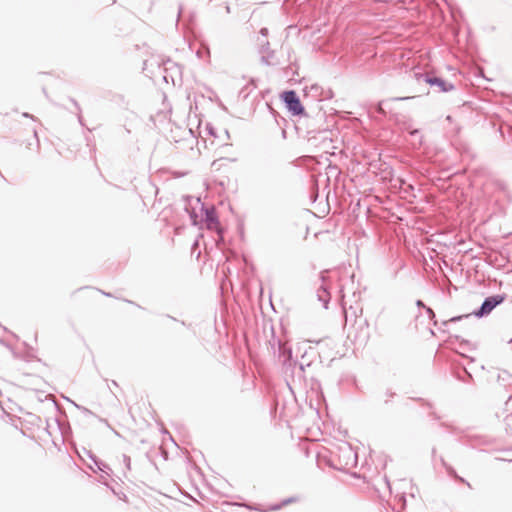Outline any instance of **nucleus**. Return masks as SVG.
I'll use <instances>...</instances> for the list:
<instances>
[{
	"mask_svg": "<svg viewBox=\"0 0 512 512\" xmlns=\"http://www.w3.org/2000/svg\"><path fill=\"white\" fill-rule=\"evenodd\" d=\"M505 300L504 295L496 294L486 297L481 304L480 308L475 310L472 314L478 318L489 315L493 309L500 305Z\"/></svg>",
	"mask_w": 512,
	"mask_h": 512,
	"instance_id": "1",
	"label": "nucleus"
},
{
	"mask_svg": "<svg viewBox=\"0 0 512 512\" xmlns=\"http://www.w3.org/2000/svg\"><path fill=\"white\" fill-rule=\"evenodd\" d=\"M415 77L418 81L423 80L430 86H436L438 88L439 92H449L455 88L452 83L447 82L438 76H433V75L423 74V73H415Z\"/></svg>",
	"mask_w": 512,
	"mask_h": 512,
	"instance_id": "2",
	"label": "nucleus"
},
{
	"mask_svg": "<svg viewBox=\"0 0 512 512\" xmlns=\"http://www.w3.org/2000/svg\"><path fill=\"white\" fill-rule=\"evenodd\" d=\"M282 98L286 107L293 115H302L304 113V107L295 91L283 92Z\"/></svg>",
	"mask_w": 512,
	"mask_h": 512,
	"instance_id": "3",
	"label": "nucleus"
},
{
	"mask_svg": "<svg viewBox=\"0 0 512 512\" xmlns=\"http://www.w3.org/2000/svg\"><path fill=\"white\" fill-rule=\"evenodd\" d=\"M343 310L346 321L349 318H357L358 313H362V308L359 305L353 306L350 305L349 308L346 307V301L343 299Z\"/></svg>",
	"mask_w": 512,
	"mask_h": 512,
	"instance_id": "4",
	"label": "nucleus"
},
{
	"mask_svg": "<svg viewBox=\"0 0 512 512\" xmlns=\"http://www.w3.org/2000/svg\"><path fill=\"white\" fill-rule=\"evenodd\" d=\"M317 297H318V300L323 303L324 308H327L329 300H330V294H329L327 288L324 285H322L318 289Z\"/></svg>",
	"mask_w": 512,
	"mask_h": 512,
	"instance_id": "5",
	"label": "nucleus"
},
{
	"mask_svg": "<svg viewBox=\"0 0 512 512\" xmlns=\"http://www.w3.org/2000/svg\"><path fill=\"white\" fill-rule=\"evenodd\" d=\"M205 221L209 229H212L214 226L218 224V219L214 210H205Z\"/></svg>",
	"mask_w": 512,
	"mask_h": 512,
	"instance_id": "6",
	"label": "nucleus"
},
{
	"mask_svg": "<svg viewBox=\"0 0 512 512\" xmlns=\"http://www.w3.org/2000/svg\"><path fill=\"white\" fill-rule=\"evenodd\" d=\"M279 351L281 357H283V363L284 364H290V361L292 360V350L288 347H286L284 344H279Z\"/></svg>",
	"mask_w": 512,
	"mask_h": 512,
	"instance_id": "7",
	"label": "nucleus"
},
{
	"mask_svg": "<svg viewBox=\"0 0 512 512\" xmlns=\"http://www.w3.org/2000/svg\"><path fill=\"white\" fill-rule=\"evenodd\" d=\"M244 507L246 509L250 510V511H258V512H269V511H271L270 510V506L265 508L261 504L246 503V504H244Z\"/></svg>",
	"mask_w": 512,
	"mask_h": 512,
	"instance_id": "8",
	"label": "nucleus"
},
{
	"mask_svg": "<svg viewBox=\"0 0 512 512\" xmlns=\"http://www.w3.org/2000/svg\"><path fill=\"white\" fill-rule=\"evenodd\" d=\"M293 502V498H288V499H285L283 500L281 503H277V504H273L270 506V510H273V511H278L280 510L282 507L290 504Z\"/></svg>",
	"mask_w": 512,
	"mask_h": 512,
	"instance_id": "9",
	"label": "nucleus"
},
{
	"mask_svg": "<svg viewBox=\"0 0 512 512\" xmlns=\"http://www.w3.org/2000/svg\"><path fill=\"white\" fill-rule=\"evenodd\" d=\"M506 432L512 436V414L505 418Z\"/></svg>",
	"mask_w": 512,
	"mask_h": 512,
	"instance_id": "10",
	"label": "nucleus"
},
{
	"mask_svg": "<svg viewBox=\"0 0 512 512\" xmlns=\"http://www.w3.org/2000/svg\"><path fill=\"white\" fill-rule=\"evenodd\" d=\"M73 405L78 409L80 410L83 414L85 415H93V412L91 410H89L88 408L84 407V406H80L78 404H76L75 402H72Z\"/></svg>",
	"mask_w": 512,
	"mask_h": 512,
	"instance_id": "11",
	"label": "nucleus"
},
{
	"mask_svg": "<svg viewBox=\"0 0 512 512\" xmlns=\"http://www.w3.org/2000/svg\"><path fill=\"white\" fill-rule=\"evenodd\" d=\"M122 459H123V463L126 467L127 470H130L131 469V460H130V457L123 454L122 455Z\"/></svg>",
	"mask_w": 512,
	"mask_h": 512,
	"instance_id": "12",
	"label": "nucleus"
},
{
	"mask_svg": "<svg viewBox=\"0 0 512 512\" xmlns=\"http://www.w3.org/2000/svg\"><path fill=\"white\" fill-rule=\"evenodd\" d=\"M471 316V314H466V315H461V316H456V317H452L451 319H449L447 322H445L444 324H447L448 322H457V321H460L462 320L463 318H469Z\"/></svg>",
	"mask_w": 512,
	"mask_h": 512,
	"instance_id": "13",
	"label": "nucleus"
},
{
	"mask_svg": "<svg viewBox=\"0 0 512 512\" xmlns=\"http://www.w3.org/2000/svg\"><path fill=\"white\" fill-rule=\"evenodd\" d=\"M259 43L262 47V51H266L269 47V42L267 40H260L259 39Z\"/></svg>",
	"mask_w": 512,
	"mask_h": 512,
	"instance_id": "14",
	"label": "nucleus"
},
{
	"mask_svg": "<svg viewBox=\"0 0 512 512\" xmlns=\"http://www.w3.org/2000/svg\"><path fill=\"white\" fill-rule=\"evenodd\" d=\"M95 464L97 465L98 469L101 471H105L104 468H108L107 465L103 464L102 462H98L95 460Z\"/></svg>",
	"mask_w": 512,
	"mask_h": 512,
	"instance_id": "15",
	"label": "nucleus"
},
{
	"mask_svg": "<svg viewBox=\"0 0 512 512\" xmlns=\"http://www.w3.org/2000/svg\"><path fill=\"white\" fill-rule=\"evenodd\" d=\"M425 309H426V312H427V314L429 315L430 318H434L435 317V313H434V311L430 307H425Z\"/></svg>",
	"mask_w": 512,
	"mask_h": 512,
	"instance_id": "16",
	"label": "nucleus"
},
{
	"mask_svg": "<svg viewBox=\"0 0 512 512\" xmlns=\"http://www.w3.org/2000/svg\"><path fill=\"white\" fill-rule=\"evenodd\" d=\"M260 34L263 36V37H266L267 34H268V29L267 28H262L260 30Z\"/></svg>",
	"mask_w": 512,
	"mask_h": 512,
	"instance_id": "17",
	"label": "nucleus"
},
{
	"mask_svg": "<svg viewBox=\"0 0 512 512\" xmlns=\"http://www.w3.org/2000/svg\"><path fill=\"white\" fill-rule=\"evenodd\" d=\"M22 115H23V117L34 119L33 115H31L27 112H24Z\"/></svg>",
	"mask_w": 512,
	"mask_h": 512,
	"instance_id": "18",
	"label": "nucleus"
},
{
	"mask_svg": "<svg viewBox=\"0 0 512 512\" xmlns=\"http://www.w3.org/2000/svg\"><path fill=\"white\" fill-rule=\"evenodd\" d=\"M417 306H419V307H423V308H425V307H426V306L424 305V303H423L421 300H418V301H417Z\"/></svg>",
	"mask_w": 512,
	"mask_h": 512,
	"instance_id": "19",
	"label": "nucleus"
},
{
	"mask_svg": "<svg viewBox=\"0 0 512 512\" xmlns=\"http://www.w3.org/2000/svg\"><path fill=\"white\" fill-rule=\"evenodd\" d=\"M74 106L78 109V111H80V107H79V104L77 103V101L75 100H72Z\"/></svg>",
	"mask_w": 512,
	"mask_h": 512,
	"instance_id": "20",
	"label": "nucleus"
},
{
	"mask_svg": "<svg viewBox=\"0 0 512 512\" xmlns=\"http://www.w3.org/2000/svg\"><path fill=\"white\" fill-rule=\"evenodd\" d=\"M506 406H512V397L508 399V401L506 402Z\"/></svg>",
	"mask_w": 512,
	"mask_h": 512,
	"instance_id": "21",
	"label": "nucleus"
},
{
	"mask_svg": "<svg viewBox=\"0 0 512 512\" xmlns=\"http://www.w3.org/2000/svg\"><path fill=\"white\" fill-rule=\"evenodd\" d=\"M407 99H410V97H398V98H394V100H407Z\"/></svg>",
	"mask_w": 512,
	"mask_h": 512,
	"instance_id": "22",
	"label": "nucleus"
},
{
	"mask_svg": "<svg viewBox=\"0 0 512 512\" xmlns=\"http://www.w3.org/2000/svg\"><path fill=\"white\" fill-rule=\"evenodd\" d=\"M78 121L81 125H83V122H82V116L80 113H78Z\"/></svg>",
	"mask_w": 512,
	"mask_h": 512,
	"instance_id": "23",
	"label": "nucleus"
},
{
	"mask_svg": "<svg viewBox=\"0 0 512 512\" xmlns=\"http://www.w3.org/2000/svg\"><path fill=\"white\" fill-rule=\"evenodd\" d=\"M410 134H411V135H416V134H418V130H417V129H415V130L411 131V132H410Z\"/></svg>",
	"mask_w": 512,
	"mask_h": 512,
	"instance_id": "24",
	"label": "nucleus"
},
{
	"mask_svg": "<svg viewBox=\"0 0 512 512\" xmlns=\"http://www.w3.org/2000/svg\"><path fill=\"white\" fill-rule=\"evenodd\" d=\"M34 137L36 138L37 142H39L37 131L34 130Z\"/></svg>",
	"mask_w": 512,
	"mask_h": 512,
	"instance_id": "25",
	"label": "nucleus"
},
{
	"mask_svg": "<svg viewBox=\"0 0 512 512\" xmlns=\"http://www.w3.org/2000/svg\"><path fill=\"white\" fill-rule=\"evenodd\" d=\"M226 13H230V7L228 5L225 6Z\"/></svg>",
	"mask_w": 512,
	"mask_h": 512,
	"instance_id": "26",
	"label": "nucleus"
},
{
	"mask_svg": "<svg viewBox=\"0 0 512 512\" xmlns=\"http://www.w3.org/2000/svg\"><path fill=\"white\" fill-rule=\"evenodd\" d=\"M111 384H112V386H116V387L118 386L117 382H116V381H114V380H113V381H111Z\"/></svg>",
	"mask_w": 512,
	"mask_h": 512,
	"instance_id": "27",
	"label": "nucleus"
},
{
	"mask_svg": "<svg viewBox=\"0 0 512 512\" xmlns=\"http://www.w3.org/2000/svg\"><path fill=\"white\" fill-rule=\"evenodd\" d=\"M181 13H182V8L179 7L178 17L181 15Z\"/></svg>",
	"mask_w": 512,
	"mask_h": 512,
	"instance_id": "28",
	"label": "nucleus"
},
{
	"mask_svg": "<svg viewBox=\"0 0 512 512\" xmlns=\"http://www.w3.org/2000/svg\"><path fill=\"white\" fill-rule=\"evenodd\" d=\"M209 133H210L211 135H214V132H213V129H212V128H210V129H209Z\"/></svg>",
	"mask_w": 512,
	"mask_h": 512,
	"instance_id": "29",
	"label": "nucleus"
},
{
	"mask_svg": "<svg viewBox=\"0 0 512 512\" xmlns=\"http://www.w3.org/2000/svg\"><path fill=\"white\" fill-rule=\"evenodd\" d=\"M508 342L511 343L512 342V338Z\"/></svg>",
	"mask_w": 512,
	"mask_h": 512,
	"instance_id": "30",
	"label": "nucleus"
}]
</instances>
